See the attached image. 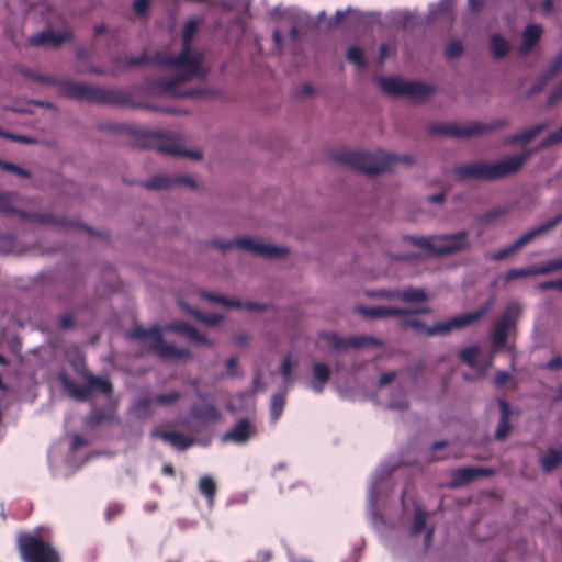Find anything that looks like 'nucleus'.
Instances as JSON below:
<instances>
[{"instance_id": "4c0bfd02", "label": "nucleus", "mask_w": 562, "mask_h": 562, "mask_svg": "<svg viewBox=\"0 0 562 562\" xmlns=\"http://www.w3.org/2000/svg\"><path fill=\"white\" fill-rule=\"evenodd\" d=\"M536 276L535 268H512L504 274V282L507 284L516 279Z\"/></svg>"}, {"instance_id": "603ef678", "label": "nucleus", "mask_w": 562, "mask_h": 562, "mask_svg": "<svg viewBox=\"0 0 562 562\" xmlns=\"http://www.w3.org/2000/svg\"><path fill=\"white\" fill-rule=\"evenodd\" d=\"M181 398V393L179 391H171L166 394H158L155 397V402L160 405H168L178 402Z\"/></svg>"}, {"instance_id": "f03ea898", "label": "nucleus", "mask_w": 562, "mask_h": 562, "mask_svg": "<svg viewBox=\"0 0 562 562\" xmlns=\"http://www.w3.org/2000/svg\"><path fill=\"white\" fill-rule=\"evenodd\" d=\"M52 86L59 89V95L79 102L100 105L134 106L131 93L122 89L103 88L55 76Z\"/></svg>"}, {"instance_id": "a878e982", "label": "nucleus", "mask_w": 562, "mask_h": 562, "mask_svg": "<svg viewBox=\"0 0 562 562\" xmlns=\"http://www.w3.org/2000/svg\"><path fill=\"white\" fill-rule=\"evenodd\" d=\"M434 92L435 88L431 85L419 81H406L404 95L422 101L430 97Z\"/></svg>"}, {"instance_id": "3c124183", "label": "nucleus", "mask_w": 562, "mask_h": 562, "mask_svg": "<svg viewBox=\"0 0 562 562\" xmlns=\"http://www.w3.org/2000/svg\"><path fill=\"white\" fill-rule=\"evenodd\" d=\"M0 137L5 138V139H10V140H13V142L22 143V144H33V143L36 142L31 136L14 134V133L1 130V128H0Z\"/></svg>"}, {"instance_id": "58836bf2", "label": "nucleus", "mask_w": 562, "mask_h": 562, "mask_svg": "<svg viewBox=\"0 0 562 562\" xmlns=\"http://www.w3.org/2000/svg\"><path fill=\"white\" fill-rule=\"evenodd\" d=\"M285 406V397L282 394H274L271 398V405H270V414L272 422H277L284 409Z\"/></svg>"}, {"instance_id": "49530a36", "label": "nucleus", "mask_w": 562, "mask_h": 562, "mask_svg": "<svg viewBox=\"0 0 562 562\" xmlns=\"http://www.w3.org/2000/svg\"><path fill=\"white\" fill-rule=\"evenodd\" d=\"M426 528V514L422 510H416L413 519L412 535L417 536Z\"/></svg>"}, {"instance_id": "774afa93", "label": "nucleus", "mask_w": 562, "mask_h": 562, "mask_svg": "<svg viewBox=\"0 0 562 562\" xmlns=\"http://www.w3.org/2000/svg\"><path fill=\"white\" fill-rule=\"evenodd\" d=\"M543 368L551 371L560 370L562 368V356L558 355L553 357L543 366Z\"/></svg>"}, {"instance_id": "9d476101", "label": "nucleus", "mask_w": 562, "mask_h": 562, "mask_svg": "<svg viewBox=\"0 0 562 562\" xmlns=\"http://www.w3.org/2000/svg\"><path fill=\"white\" fill-rule=\"evenodd\" d=\"M209 245L222 251L236 247L263 258H281L289 252L286 247L260 243L250 237H239L227 241L213 239L209 241Z\"/></svg>"}, {"instance_id": "69168bd1", "label": "nucleus", "mask_w": 562, "mask_h": 562, "mask_svg": "<svg viewBox=\"0 0 562 562\" xmlns=\"http://www.w3.org/2000/svg\"><path fill=\"white\" fill-rule=\"evenodd\" d=\"M389 407L392 409H397L400 412L407 411L409 407L408 401L405 397L400 400H391L389 403Z\"/></svg>"}, {"instance_id": "5701e85b", "label": "nucleus", "mask_w": 562, "mask_h": 562, "mask_svg": "<svg viewBox=\"0 0 562 562\" xmlns=\"http://www.w3.org/2000/svg\"><path fill=\"white\" fill-rule=\"evenodd\" d=\"M153 436L160 437L165 442L170 443L179 450H187L194 443V439L179 431H159L155 430Z\"/></svg>"}, {"instance_id": "1a4fd4ad", "label": "nucleus", "mask_w": 562, "mask_h": 562, "mask_svg": "<svg viewBox=\"0 0 562 562\" xmlns=\"http://www.w3.org/2000/svg\"><path fill=\"white\" fill-rule=\"evenodd\" d=\"M139 146L153 148L157 153L175 157H188L194 160L202 158L200 151L186 149L180 137L172 133L145 131L139 135Z\"/></svg>"}, {"instance_id": "6ab92c4d", "label": "nucleus", "mask_w": 562, "mask_h": 562, "mask_svg": "<svg viewBox=\"0 0 562 562\" xmlns=\"http://www.w3.org/2000/svg\"><path fill=\"white\" fill-rule=\"evenodd\" d=\"M497 403L499 406L501 416L494 432V438L497 441H503L507 438L512 430L510 416L513 411L510 404L506 400L498 398Z\"/></svg>"}, {"instance_id": "423d86ee", "label": "nucleus", "mask_w": 562, "mask_h": 562, "mask_svg": "<svg viewBox=\"0 0 562 562\" xmlns=\"http://www.w3.org/2000/svg\"><path fill=\"white\" fill-rule=\"evenodd\" d=\"M493 305L494 300H488L476 311L453 316L447 321L438 322L431 326L426 325L423 321L419 319H403L400 323V326L402 329L413 328L416 331H423L428 337L447 336L454 329L470 326L480 321L488 313Z\"/></svg>"}, {"instance_id": "7c9ffc66", "label": "nucleus", "mask_w": 562, "mask_h": 562, "mask_svg": "<svg viewBox=\"0 0 562 562\" xmlns=\"http://www.w3.org/2000/svg\"><path fill=\"white\" fill-rule=\"evenodd\" d=\"M85 379L89 384L90 393L93 391H99L106 396L112 395L113 385L109 379H105L102 376H95L92 373H87L85 375Z\"/></svg>"}, {"instance_id": "c85d7f7f", "label": "nucleus", "mask_w": 562, "mask_h": 562, "mask_svg": "<svg viewBox=\"0 0 562 562\" xmlns=\"http://www.w3.org/2000/svg\"><path fill=\"white\" fill-rule=\"evenodd\" d=\"M548 127V124L544 122L537 123L531 127L525 128L512 136L508 137L507 143H522L527 144L531 142L536 136H538L543 130Z\"/></svg>"}, {"instance_id": "e2e57ef3", "label": "nucleus", "mask_w": 562, "mask_h": 562, "mask_svg": "<svg viewBox=\"0 0 562 562\" xmlns=\"http://www.w3.org/2000/svg\"><path fill=\"white\" fill-rule=\"evenodd\" d=\"M560 100H562V82L549 94L547 106L551 108Z\"/></svg>"}, {"instance_id": "f3484780", "label": "nucleus", "mask_w": 562, "mask_h": 562, "mask_svg": "<svg viewBox=\"0 0 562 562\" xmlns=\"http://www.w3.org/2000/svg\"><path fill=\"white\" fill-rule=\"evenodd\" d=\"M202 295H203V297L210 300L211 302L220 303V304L236 307V308H245L247 311L263 312V311H268L271 307V305L267 304V303H257V302H251V301L241 302L238 300H229L220 294H211V293L204 292Z\"/></svg>"}, {"instance_id": "e433bc0d", "label": "nucleus", "mask_w": 562, "mask_h": 562, "mask_svg": "<svg viewBox=\"0 0 562 562\" xmlns=\"http://www.w3.org/2000/svg\"><path fill=\"white\" fill-rule=\"evenodd\" d=\"M142 186L149 190H161L172 188V176L165 173L156 175L150 179L143 181Z\"/></svg>"}, {"instance_id": "39448f33", "label": "nucleus", "mask_w": 562, "mask_h": 562, "mask_svg": "<svg viewBox=\"0 0 562 562\" xmlns=\"http://www.w3.org/2000/svg\"><path fill=\"white\" fill-rule=\"evenodd\" d=\"M16 549L22 562H61L50 531L43 527L20 532L16 537Z\"/></svg>"}, {"instance_id": "8fccbe9b", "label": "nucleus", "mask_w": 562, "mask_h": 562, "mask_svg": "<svg viewBox=\"0 0 562 562\" xmlns=\"http://www.w3.org/2000/svg\"><path fill=\"white\" fill-rule=\"evenodd\" d=\"M21 72L23 76H25L34 81L42 82V83L49 85V86L53 85L54 79H55V76L41 75V74H37V72H35L33 70H29V69H22Z\"/></svg>"}, {"instance_id": "ddd939ff", "label": "nucleus", "mask_w": 562, "mask_h": 562, "mask_svg": "<svg viewBox=\"0 0 562 562\" xmlns=\"http://www.w3.org/2000/svg\"><path fill=\"white\" fill-rule=\"evenodd\" d=\"M321 339L326 340L334 350H347L349 348H362L367 346L383 347L381 339L372 336L340 337L336 331H321Z\"/></svg>"}, {"instance_id": "c9c22d12", "label": "nucleus", "mask_w": 562, "mask_h": 562, "mask_svg": "<svg viewBox=\"0 0 562 562\" xmlns=\"http://www.w3.org/2000/svg\"><path fill=\"white\" fill-rule=\"evenodd\" d=\"M509 43L501 34H493L490 40V50L494 58L501 59L509 52Z\"/></svg>"}, {"instance_id": "f8f14e48", "label": "nucleus", "mask_w": 562, "mask_h": 562, "mask_svg": "<svg viewBox=\"0 0 562 562\" xmlns=\"http://www.w3.org/2000/svg\"><path fill=\"white\" fill-rule=\"evenodd\" d=\"M521 315V307L517 302H510L502 316L494 323L492 329V344L494 348H503L507 342L509 329L515 326Z\"/></svg>"}, {"instance_id": "37998d69", "label": "nucleus", "mask_w": 562, "mask_h": 562, "mask_svg": "<svg viewBox=\"0 0 562 562\" xmlns=\"http://www.w3.org/2000/svg\"><path fill=\"white\" fill-rule=\"evenodd\" d=\"M347 59L355 64L358 69H363L366 67L364 54L360 47H350L347 52Z\"/></svg>"}, {"instance_id": "aec40b11", "label": "nucleus", "mask_w": 562, "mask_h": 562, "mask_svg": "<svg viewBox=\"0 0 562 562\" xmlns=\"http://www.w3.org/2000/svg\"><path fill=\"white\" fill-rule=\"evenodd\" d=\"M254 434L255 430L251 426L250 420L247 418H241L235 424V426L229 431L224 434L223 439L225 441L245 443L252 437Z\"/></svg>"}, {"instance_id": "dca6fc26", "label": "nucleus", "mask_w": 562, "mask_h": 562, "mask_svg": "<svg viewBox=\"0 0 562 562\" xmlns=\"http://www.w3.org/2000/svg\"><path fill=\"white\" fill-rule=\"evenodd\" d=\"M494 473V471L490 468L482 467H463L456 469L452 473V482L451 486H462L477 477L481 476H490Z\"/></svg>"}, {"instance_id": "052dcab7", "label": "nucleus", "mask_w": 562, "mask_h": 562, "mask_svg": "<svg viewBox=\"0 0 562 562\" xmlns=\"http://www.w3.org/2000/svg\"><path fill=\"white\" fill-rule=\"evenodd\" d=\"M151 403L153 400L149 396H143L134 402L133 409L135 412L144 411L146 413L145 415L147 416Z\"/></svg>"}, {"instance_id": "6e6552de", "label": "nucleus", "mask_w": 562, "mask_h": 562, "mask_svg": "<svg viewBox=\"0 0 562 562\" xmlns=\"http://www.w3.org/2000/svg\"><path fill=\"white\" fill-rule=\"evenodd\" d=\"M127 337L132 340L142 341L149 352L165 360L188 359L191 357L189 349L177 348L173 344L167 342L159 326H153L147 329L136 325L128 331Z\"/></svg>"}, {"instance_id": "5fc2aeb1", "label": "nucleus", "mask_w": 562, "mask_h": 562, "mask_svg": "<svg viewBox=\"0 0 562 562\" xmlns=\"http://www.w3.org/2000/svg\"><path fill=\"white\" fill-rule=\"evenodd\" d=\"M562 68V54H559L557 55L549 68L546 70V72L543 75H546V79H551L552 77H554Z\"/></svg>"}, {"instance_id": "2eb2a0df", "label": "nucleus", "mask_w": 562, "mask_h": 562, "mask_svg": "<svg viewBox=\"0 0 562 562\" xmlns=\"http://www.w3.org/2000/svg\"><path fill=\"white\" fill-rule=\"evenodd\" d=\"M71 31H55L44 30L30 38V43L33 46L49 45L53 47H59L60 45L71 41Z\"/></svg>"}, {"instance_id": "412c9836", "label": "nucleus", "mask_w": 562, "mask_h": 562, "mask_svg": "<svg viewBox=\"0 0 562 562\" xmlns=\"http://www.w3.org/2000/svg\"><path fill=\"white\" fill-rule=\"evenodd\" d=\"M536 237L532 229H529L528 232L524 233L519 238H517L515 241H513L510 245L506 246L503 249H499L498 251H495L488 256V258L493 261H502L522 248L524 246L528 245L530 241H532Z\"/></svg>"}, {"instance_id": "7ed1b4c3", "label": "nucleus", "mask_w": 562, "mask_h": 562, "mask_svg": "<svg viewBox=\"0 0 562 562\" xmlns=\"http://www.w3.org/2000/svg\"><path fill=\"white\" fill-rule=\"evenodd\" d=\"M334 160L341 166L366 175L390 171L398 162L405 165L414 164L412 156L392 155L381 149L374 151L341 150L334 154Z\"/></svg>"}, {"instance_id": "79ce46f5", "label": "nucleus", "mask_w": 562, "mask_h": 562, "mask_svg": "<svg viewBox=\"0 0 562 562\" xmlns=\"http://www.w3.org/2000/svg\"><path fill=\"white\" fill-rule=\"evenodd\" d=\"M533 268L536 276H546L562 270L557 258L542 262L539 266H535Z\"/></svg>"}, {"instance_id": "c03bdc74", "label": "nucleus", "mask_w": 562, "mask_h": 562, "mask_svg": "<svg viewBox=\"0 0 562 562\" xmlns=\"http://www.w3.org/2000/svg\"><path fill=\"white\" fill-rule=\"evenodd\" d=\"M477 355H479V347L470 346V347L462 349L459 353V357L462 362L467 363L471 368H475Z\"/></svg>"}, {"instance_id": "338daca9", "label": "nucleus", "mask_w": 562, "mask_h": 562, "mask_svg": "<svg viewBox=\"0 0 562 562\" xmlns=\"http://www.w3.org/2000/svg\"><path fill=\"white\" fill-rule=\"evenodd\" d=\"M512 380V375L506 371H498L494 378V383L496 386H504L507 382Z\"/></svg>"}, {"instance_id": "4468645a", "label": "nucleus", "mask_w": 562, "mask_h": 562, "mask_svg": "<svg viewBox=\"0 0 562 562\" xmlns=\"http://www.w3.org/2000/svg\"><path fill=\"white\" fill-rule=\"evenodd\" d=\"M19 218L24 221H30L40 225L45 226H56V227H65V228H72L78 227L82 231L88 232L89 234H94V231L90 227H87L85 225H80L74 221H68L64 217H57L52 213H35V212H26L22 211L19 212Z\"/></svg>"}, {"instance_id": "b1692460", "label": "nucleus", "mask_w": 562, "mask_h": 562, "mask_svg": "<svg viewBox=\"0 0 562 562\" xmlns=\"http://www.w3.org/2000/svg\"><path fill=\"white\" fill-rule=\"evenodd\" d=\"M169 329L186 335L188 339L192 342L205 346H213V344L204 335H202L195 327H193L189 323L175 322L170 324Z\"/></svg>"}, {"instance_id": "f704fd0d", "label": "nucleus", "mask_w": 562, "mask_h": 562, "mask_svg": "<svg viewBox=\"0 0 562 562\" xmlns=\"http://www.w3.org/2000/svg\"><path fill=\"white\" fill-rule=\"evenodd\" d=\"M18 202V193L11 191L0 192V213L14 214L19 216V212H22V210L16 209Z\"/></svg>"}, {"instance_id": "9b49d317", "label": "nucleus", "mask_w": 562, "mask_h": 562, "mask_svg": "<svg viewBox=\"0 0 562 562\" xmlns=\"http://www.w3.org/2000/svg\"><path fill=\"white\" fill-rule=\"evenodd\" d=\"M507 125H509V121L507 119H499L490 124L472 122L463 126L458 124H431L429 125L428 131L432 135H447L465 138L498 130Z\"/></svg>"}, {"instance_id": "6e6d98bb", "label": "nucleus", "mask_w": 562, "mask_h": 562, "mask_svg": "<svg viewBox=\"0 0 562 562\" xmlns=\"http://www.w3.org/2000/svg\"><path fill=\"white\" fill-rule=\"evenodd\" d=\"M149 0H135L133 3V11L140 18L147 16L149 12Z\"/></svg>"}, {"instance_id": "0eeeda50", "label": "nucleus", "mask_w": 562, "mask_h": 562, "mask_svg": "<svg viewBox=\"0 0 562 562\" xmlns=\"http://www.w3.org/2000/svg\"><path fill=\"white\" fill-rule=\"evenodd\" d=\"M468 232L459 231L452 234L423 236H405L411 245L426 250L432 256L441 257L452 255L470 247Z\"/></svg>"}, {"instance_id": "cd10ccee", "label": "nucleus", "mask_w": 562, "mask_h": 562, "mask_svg": "<svg viewBox=\"0 0 562 562\" xmlns=\"http://www.w3.org/2000/svg\"><path fill=\"white\" fill-rule=\"evenodd\" d=\"M542 27L538 24H529L522 33V45L519 53L527 54L540 40Z\"/></svg>"}, {"instance_id": "393cba45", "label": "nucleus", "mask_w": 562, "mask_h": 562, "mask_svg": "<svg viewBox=\"0 0 562 562\" xmlns=\"http://www.w3.org/2000/svg\"><path fill=\"white\" fill-rule=\"evenodd\" d=\"M539 465L543 473L550 474L562 465V445L559 448H551L546 454L539 458Z\"/></svg>"}, {"instance_id": "680f3d73", "label": "nucleus", "mask_w": 562, "mask_h": 562, "mask_svg": "<svg viewBox=\"0 0 562 562\" xmlns=\"http://www.w3.org/2000/svg\"><path fill=\"white\" fill-rule=\"evenodd\" d=\"M173 187L186 186L192 189L196 188L195 180L190 176H172Z\"/></svg>"}, {"instance_id": "473e14b6", "label": "nucleus", "mask_w": 562, "mask_h": 562, "mask_svg": "<svg viewBox=\"0 0 562 562\" xmlns=\"http://www.w3.org/2000/svg\"><path fill=\"white\" fill-rule=\"evenodd\" d=\"M313 376L317 383L313 384L312 389L314 392L321 393L330 379V368L326 363L317 362L313 366Z\"/></svg>"}, {"instance_id": "20e7f679", "label": "nucleus", "mask_w": 562, "mask_h": 562, "mask_svg": "<svg viewBox=\"0 0 562 562\" xmlns=\"http://www.w3.org/2000/svg\"><path fill=\"white\" fill-rule=\"evenodd\" d=\"M531 151L509 156L494 164L473 162L458 165L453 168V175L460 180H496L517 172L526 162Z\"/></svg>"}, {"instance_id": "864d4df0", "label": "nucleus", "mask_w": 562, "mask_h": 562, "mask_svg": "<svg viewBox=\"0 0 562 562\" xmlns=\"http://www.w3.org/2000/svg\"><path fill=\"white\" fill-rule=\"evenodd\" d=\"M91 423L99 425L113 419V414L104 409H95L90 416Z\"/></svg>"}, {"instance_id": "c756f323", "label": "nucleus", "mask_w": 562, "mask_h": 562, "mask_svg": "<svg viewBox=\"0 0 562 562\" xmlns=\"http://www.w3.org/2000/svg\"><path fill=\"white\" fill-rule=\"evenodd\" d=\"M192 415L195 419L203 423H214L221 418V413L213 404H205L203 406H194Z\"/></svg>"}, {"instance_id": "bb28decb", "label": "nucleus", "mask_w": 562, "mask_h": 562, "mask_svg": "<svg viewBox=\"0 0 562 562\" xmlns=\"http://www.w3.org/2000/svg\"><path fill=\"white\" fill-rule=\"evenodd\" d=\"M60 382L71 397L77 401H87L90 397L89 384L80 385L69 379L66 374L60 375Z\"/></svg>"}, {"instance_id": "bf43d9fd", "label": "nucleus", "mask_w": 562, "mask_h": 562, "mask_svg": "<svg viewBox=\"0 0 562 562\" xmlns=\"http://www.w3.org/2000/svg\"><path fill=\"white\" fill-rule=\"evenodd\" d=\"M123 505L120 503H111L106 507L105 510V518L108 521H112L116 516L121 515L123 513Z\"/></svg>"}, {"instance_id": "72a5a7b5", "label": "nucleus", "mask_w": 562, "mask_h": 562, "mask_svg": "<svg viewBox=\"0 0 562 562\" xmlns=\"http://www.w3.org/2000/svg\"><path fill=\"white\" fill-rule=\"evenodd\" d=\"M199 492L206 498L207 504L212 506L217 493L215 480L210 475H203L198 482Z\"/></svg>"}, {"instance_id": "a211bd4d", "label": "nucleus", "mask_w": 562, "mask_h": 562, "mask_svg": "<svg viewBox=\"0 0 562 562\" xmlns=\"http://www.w3.org/2000/svg\"><path fill=\"white\" fill-rule=\"evenodd\" d=\"M358 311L362 316L370 319L406 316L409 312H412L405 307L392 306H360Z\"/></svg>"}, {"instance_id": "f257e3e1", "label": "nucleus", "mask_w": 562, "mask_h": 562, "mask_svg": "<svg viewBox=\"0 0 562 562\" xmlns=\"http://www.w3.org/2000/svg\"><path fill=\"white\" fill-rule=\"evenodd\" d=\"M203 18H193L186 21L181 35V50L178 55H171L167 52H157L151 58L145 54L139 57L127 59L128 67L140 66L153 63L159 66L177 67L180 72L171 78H160L157 80V89L160 93L172 98H198L203 94L201 90L188 88L187 83L191 79L202 76L201 67L204 56L201 53H192V44Z\"/></svg>"}, {"instance_id": "4be33fe9", "label": "nucleus", "mask_w": 562, "mask_h": 562, "mask_svg": "<svg viewBox=\"0 0 562 562\" xmlns=\"http://www.w3.org/2000/svg\"><path fill=\"white\" fill-rule=\"evenodd\" d=\"M389 299L400 300L406 303H418L428 301V295L423 288H406L403 290H395L387 294Z\"/></svg>"}, {"instance_id": "a18cd8bd", "label": "nucleus", "mask_w": 562, "mask_h": 562, "mask_svg": "<svg viewBox=\"0 0 562 562\" xmlns=\"http://www.w3.org/2000/svg\"><path fill=\"white\" fill-rule=\"evenodd\" d=\"M294 368V362L290 355L285 356L282 360L281 364V374L283 378V382L285 384H290L292 382V371Z\"/></svg>"}, {"instance_id": "a19ab883", "label": "nucleus", "mask_w": 562, "mask_h": 562, "mask_svg": "<svg viewBox=\"0 0 562 562\" xmlns=\"http://www.w3.org/2000/svg\"><path fill=\"white\" fill-rule=\"evenodd\" d=\"M562 223V212L552 217L551 220L547 221L546 223L538 225L536 227H532V232L536 235V237H539L549 231L553 229L557 225Z\"/></svg>"}, {"instance_id": "09e8293b", "label": "nucleus", "mask_w": 562, "mask_h": 562, "mask_svg": "<svg viewBox=\"0 0 562 562\" xmlns=\"http://www.w3.org/2000/svg\"><path fill=\"white\" fill-rule=\"evenodd\" d=\"M463 54V45L460 41L453 40L451 41L445 50L446 58L452 59L460 57Z\"/></svg>"}, {"instance_id": "ea45409f", "label": "nucleus", "mask_w": 562, "mask_h": 562, "mask_svg": "<svg viewBox=\"0 0 562 562\" xmlns=\"http://www.w3.org/2000/svg\"><path fill=\"white\" fill-rule=\"evenodd\" d=\"M508 213V207L506 206H497L493 210H490L479 216V222L483 225H488L495 220Z\"/></svg>"}, {"instance_id": "de8ad7c7", "label": "nucleus", "mask_w": 562, "mask_h": 562, "mask_svg": "<svg viewBox=\"0 0 562 562\" xmlns=\"http://www.w3.org/2000/svg\"><path fill=\"white\" fill-rule=\"evenodd\" d=\"M0 168L4 171L13 172L21 178H30L31 177V172L29 170L23 169L13 162L3 161L0 159Z\"/></svg>"}, {"instance_id": "4d7b16f0", "label": "nucleus", "mask_w": 562, "mask_h": 562, "mask_svg": "<svg viewBox=\"0 0 562 562\" xmlns=\"http://www.w3.org/2000/svg\"><path fill=\"white\" fill-rule=\"evenodd\" d=\"M195 317L207 325H217L223 321V317L218 314H203L201 312L194 313Z\"/></svg>"}, {"instance_id": "2f4dec72", "label": "nucleus", "mask_w": 562, "mask_h": 562, "mask_svg": "<svg viewBox=\"0 0 562 562\" xmlns=\"http://www.w3.org/2000/svg\"><path fill=\"white\" fill-rule=\"evenodd\" d=\"M381 89L390 95H404L406 81L395 77L379 79Z\"/></svg>"}, {"instance_id": "0e129e2a", "label": "nucleus", "mask_w": 562, "mask_h": 562, "mask_svg": "<svg viewBox=\"0 0 562 562\" xmlns=\"http://www.w3.org/2000/svg\"><path fill=\"white\" fill-rule=\"evenodd\" d=\"M273 558V553L270 550H259L252 560L248 562H270Z\"/></svg>"}, {"instance_id": "13d9d810", "label": "nucleus", "mask_w": 562, "mask_h": 562, "mask_svg": "<svg viewBox=\"0 0 562 562\" xmlns=\"http://www.w3.org/2000/svg\"><path fill=\"white\" fill-rule=\"evenodd\" d=\"M539 291L558 290L562 291V279L542 281L537 284Z\"/></svg>"}]
</instances>
